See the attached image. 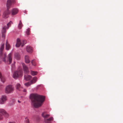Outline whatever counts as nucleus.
<instances>
[{"label":"nucleus","instance_id":"1a4fd4ad","mask_svg":"<svg viewBox=\"0 0 123 123\" xmlns=\"http://www.w3.org/2000/svg\"><path fill=\"white\" fill-rule=\"evenodd\" d=\"M7 99L6 96L5 95H2L0 100V104H4Z\"/></svg>","mask_w":123,"mask_h":123},{"label":"nucleus","instance_id":"ddd939ff","mask_svg":"<svg viewBox=\"0 0 123 123\" xmlns=\"http://www.w3.org/2000/svg\"><path fill=\"white\" fill-rule=\"evenodd\" d=\"M18 11V9L17 8L13 9L11 11V15H15L17 13Z\"/></svg>","mask_w":123,"mask_h":123},{"label":"nucleus","instance_id":"7c9ffc66","mask_svg":"<svg viewBox=\"0 0 123 123\" xmlns=\"http://www.w3.org/2000/svg\"><path fill=\"white\" fill-rule=\"evenodd\" d=\"M23 91L24 92H26V90L25 89H24Z\"/></svg>","mask_w":123,"mask_h":123},{"label":"nucleus","instance_id":"bb28decb","mask_svg":"<svg viewBox=\"0 0 123 123\" xmlns=\"http://www.w3.org/2000/svg\"><path fill=\"white\" fill-rule=\"evenodd\" d=\"M29 122L28 119H27L26 117H25V123H28Z\"/></svg>","mask_w":123,"mask_h":123},{"label":"nucleus","instance_id":"f3484780","mask_svg":"<svg viewBox=\"0 0 123 123\" xmlns=\"http://www.w3.org/2000/svg\"><path fill=\"white\" fill-rule=\"evenodd\" d=\"M37 78L36 77H34L33 78L32 80H31L30 81H31L33 84L35 83L37 81Z\"/></svg>","mask_w":123,"mask_h":123},{"label":"nucleus","instance_id":"412c9836","mask_svg":"<svg viewBox=\"0 0 123 123\" xmlns=\"http://www.w3.org/2000/svg\"><path fill=\"white\" fill-rule=\"evenodd\" d=\"M4 44H3L1 46V47L0 48V52L1 54L2 53V50L4 48Z\"/></svg>","mask_w":123,"mask_h":123},{"label":"nucleus","instance_id":"473e14b6","mask_svg":"<svg viewBox=\"0 0 123 123\" xmlns=\"http://www.w3.org/2000/svg\"><path fill=\"white\" fill-rule=\"evenodd\" d=\"M24 13H26V11L25 10V11H24Z\"/></svg>","mask_w":123,"mask_h":123},{"label":"nucleus","instance_id":"9b49d317","mask_svg":"<svg viewBox=\"0 0 123 123\" xmlns=\"http://www.w3.org/2000/svg\"><path fill=\"white\" fill-rule=\"evenodd\" d=\"M22 64L25 73L27 74L28 72V70L27 67L24 63H22Z\"/></svg>","mask_w":123,"mask_h":123},{"label":"nucleus","instance_id":"7ed1b4c3","mask_svg":"<svg viewBox=\"0 0 123 123\" xmlns=\"http://www.w3.org/2000/svg\"><path fill=\"white\" fill-rule=\"evenodd\" d=\"M13 24L12 22L10 21L7 24V26L6 25L4 26L3 27L1 30V33L2 34V37L4 39H5V33L6 32V29H8L11 25L12 24Z\"/></svg>","mask_w":123,"mask_h":123},{"label":"nucleus","instance_id":"dca6fc26","mask_svg":"<svg viewBox=\"0 0 123 123\" xmlns=\"http://www.w3.org/2000/svg\"><path fill=\"white\" fill-rule=\"evenodd\" d=\"M25 60L26 63H28L30 62V61L29 59V57L28 55H26L25 56Z\"/></svg>","mask_w":123,"mask_h":123},{"label":"nucleus","instance_id":"b1692460","mask_svg":"<svg viewBox=\"0 0 123 123\" xmlns=\"http://www.w3.org/2000/svg\"><path fill=\"white\" fill-rule=\"evenodd\" d=\"M30 29L29 28H27L26 31V34L27 35H29L30 34Z\"/></svg>","mask_w":123,"mask_h":123},{"label":"nucleus","instance_id":"9d476101","mask_svg":"<svg viewBox=\"0 0 123 123\" xmlns=\"http://www.w3.org/2000/svg\"><path fill=\"white\" fill-rule=\"evenodd\" d=\"M0 113H2L4 116L6 117H8L9 116V114L3 109H0Z\"/></svg>","mask_w":123,"mask_h":123},{"label":"nucleus","instance_id":"aec40b11","mask_svg":"<svg viewBox=\"0 0 123 123\" xmlns=\"http://www.w3.org/2000/svg\"><path fill=\"white\" fill-rule=\"evenodd\" d=\"M31 73L32 75L34 76L36 75L37 74V71H31Z\"/></svg>","mask_w":123,"mask_h":123},{"label":"nucleus","instance_id":"2f4dec72","mask_svg":"<svg viewBox=\"0 0 123 123\" xmlns=\"http://www.w3.org/2000/svg\"><path fill=\"white\" fill-rule=\"evenodd\" d=\"M9 123H15L13 122H10Z\"/></svg>","mask_w":123,"mask_h":123},{"label":"nucleus","instance_id":"cd10ccee","mask_svg":"<svg viewBox=\"0 0 123 123\" xmlns=\"http://www.w3.org/2000/svg\"><path fill=\"white\" fill-rule=\"evenodd\" d=\"M3 117L2 115L0 114V120L3 119Z\"/></svg>","mask_w":123,"mask_h":123},{"label":"nucleus","instance_id":"a211bd4d","mask_svg":"<svg viewBox=\"0 0 123 123\" xmlns=\"http://www.w3.org/2000/svg\"><path fill=\"white\" fill-rule=\"evenodd\" d=\"M6 49L7 50H8L10 49V44L8 43L7 40H6Z\"/></svg>","mask_w":123,"mask_h":123},{"label":"nucleus","instance_id":"4be33fe9","mask_svg":"<svg viewBox=\"0 0 123 123\" xmlns=\"http://www.w3.org/2000/svg\"><path fill=\"white\" fill-rule=\"evenodd\" d=\"M21 85L19 83H17L16 84V89L18 90H19V88L20 87Z\"/></svg>","mask_w":123,"mask_h":123},{"label":"nucleus","instance_id":"4468645a","mask_svg":"<svg viewBox=\"0 0 123 123\" xmlns=\"http://www.w3.org/2000/svg\"><path fill=\"white\" fill-rule=\"evenodd\" d=\"M14 58L17 60H19L20 58V54L18 53H16L14 54Z\"/></svg>","mask_w":123,"mask_h":123},{"label":"nucleus","instance_id":"c756f323","mask_svg":"<svg viewBox=\"0 0 123 123\" xmlns=\"http://www.w3.org/2000/svg\"><path fill=\"white\" fill-rule=\"evenodd\" d=\"M19 24H22V23L21 22V20H20L19 21Z\"/></svg>","mask_w":123,"mask_h":123},{"label":"nucleus","instance_id":"6e6552de","mask_svg":"<svg viewBox=\"0 0 123 123\" xmlns=\"http://www.w3.org/2000/svg\"><path fill=\"white\" fill-rule=\"evenodd\" d=\"M27 42L25 40H23L21 42L19 38L17 39V43L16 44V46L17 47H19L21 44L22 47L24 44L26 43Z\"/></svg>","mask_w":123,"mask_h":123},{"label":"nucleus","instance_id":"0eeeda50","mask_svg":"<svg viewBox=\"0 0 123 123\" xmlns=\"http://www.w3.org/2000/svg\"><path fill=\"white\" fill-rule=\"evenodd\" d=\"M14 88L11 85H9L6 86V88L5 92L7 94L12 93L14 90Z\"/></svg>","mask_w":123,"mask_h":123},{"label":"nucleus","instance_id":"2eb2a0df","mask_svg":"<svg viewBox=\"0 0 123 123\" xmlns=\"http://www.w3.org/2000/svg\"><path fill=\"white\" fill-rule=\"evenodd\" d=\"M26 50L29 53H31L32 52V47L29 46H27L26 47Z\"/></svg>","mask_w":123,"mask_h":123},{"label":"nucleus","instance_id":"5701e85b","mask_svg":"<svg viewBox=\"0 0 123 123\" xmlns=\"http://www.w3.org/2000/svg\"><path fill=\"white\" fill-rule=\"evenodd\" d=\"M3 77L1 74L0 72V81H1L3 83H4V81L3 80Z\"/></svg>","mask_w":123,"mask_h":123},{"label":"nucleus","instance_id":"a878e982","mask_svg":"<svg viewBox=\"0 0 123 123\" xmlns=\"http://www.w3.org/2000/svg\"><path fill=\"white\" fill-rule=\"evenodd\" d=\"M23 25L22 24H19L18 26V28L19 29H21L22 27H23Z\"/></svg>","mask_w":123,"mask_h":123},{"label":"nucleus","instance_id":"f257e3e1","mask_svg":"<svg viewBox=\"0 0 123 123\" xmlns=\"http://www.w3.org/2000/svg\"><path fill=\"white\" fill-rule=\"evenodd\" d=\"M45 96L36 93H32L30 95L31 105L36 108H38L42 105L45 100Z\"/></svg>","mask_w":123,"mask_h":123},{"label":"nucleus","instance_id":"20e7f679","mask_svg":"<svg viewBox=\"0 0 123 123\" xmlns=\"http://www.w3.org/2000/svg\"><path fill=\"white\" fill-rule=\"evenodd\" d=\"M42 116L44 118V121L45 123H51V121L53 120V118L52 117L48 119H46L50 115L47 114L46 112H44L42 113Z\"/></svg>","mask_w":123,"mask_h":123},{"label":"nucleus","instance_id":"39448f33","mask_svg":"<svg viewBox=\"0 0 123 123\" xmlns=\"http://www.w3.org/2000/svg\"><path fill=\"white\" fill-rule=\"evenodd\" d=\"M6 55L5 54H4V57L3 58L2 61L5 63H7L8 64H10L11 63L12 59V54L11 53H10L8 54L7 57L6 61Z\"/></svg>","mask_w":123,"mask_h":123},{"label":"nucleus","instance_id":"423d86ee","mask_svg":"<svg viewBox=\"0 0 123 123\" xmlns=\"http://www.w3.org/2000/svg\"><path fill=\"white\" fill-rule=\"evenodd\" d=\"M22 75L23 73L22 71L20 70H18L14 73L13 77L15 79H17L19 76L22 77Z\"/></svg>","mask_w":123,"mask_h":123},{"label":"nucleus","instance_id":"f8f14e48","mask_svg":"<svg viewBox=\"0 0 123 123\" xmlns=\"http://www.w3.org/2000/svg\"><path fill=\"white\" fill-rule=\"evenodd\" d=\"M24 79L26 81H29L31 80L32 78V76L27 74H25L24 75Z\"/></svg>","mask_w":123,"mask_h":123},{"label":"nucleus","instance_id":"393cba45","mask_svg":"<svg viewBox=\"0 0 123 123\" xmlns=\"http://www.w3.org/2000/svg\"><path fill=\"white\" fill-rule=\"evenodd\" d=\"M35 59H34L33 60L31 61V63L32 65H33L34 66H36V65L35 62Z\"/></svg>","mask_w":123,"mask_h":123},{"label":"nucleus","instance_id":"72a5a7b5","mask_svg":"<svg viewBox=\"0 0 123 123\" xmlns=\"http://www.w3.org/2000/svg\"><path fill=\"white\" fill-rule=\"evenodd\" d=\"M18 103H20L21 102L19 100H18Z\"/></svg>","mask_w":123,"mask_h":123},{"label":"nucleus","instance_id":"f03ea898","mask_svg":"<svg viewBox=\"0 0 123 123\" xmlns=\"http://www.w3.org/2000/svg\"><path fill=\"white\" fill-rule=\"evenodd\" d=\"M15 3V0H7L6 3L7 9L3 13V16L5 18H8L10 13V12L9 9L12 7V4Z\"/></svg>","mask_w":123,"mask_h":123},{"label":"nucleus","instance_id":"c85d7f7f","mask_svg":"<svg viewBox=\"0 0 123 123\" xmlns=\"http://www.w3.org/2000/svg\"><path fill=\"white\" fill-rule=\"evenodd\" d=\"M40 86V85H38L36 87V88L37 89H38V88Z\"/></svg>","mask_w":123,"mask_h":123},{"label":"nucleus","instance_id":"6ab92c4d","mask_svg":"<svg viewBox=\"0 0 123 123\" xmlns=\"http://www.w3.org/2000/svg\"><path fill=\"white\" fill-rule=\"evenodd\" d=\"M32 84L31 81H30L24 84V85L27 87H28L30 86Z\"/></svg>","mask_w":123,"mask_h":123}]
</instances>
